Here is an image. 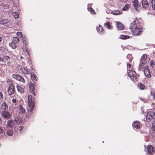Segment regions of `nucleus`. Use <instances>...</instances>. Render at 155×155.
I'll return each instance as SVG.
<instances>
[{
    "label": "nucleus",
    "mask_w": 155,
    "mask_h": 155,
    "mask_svg": "<svg viewBox=\"0 0 155 155\" xmlns=\"http://www.w3.org/2000/svg\"><path fill=\"white\" fill-rule=\"evenodd\" d=\"M34 99L31 95H29L28 96V104L30 107L29 110L30 112L32 111L35 106L34 102Z\"/></svg>",
    "instance_id": "obj_1"
},
{
    "label": "nucleus",
    "mask_w": 155,
    "mask_h": 155,
    "mask_svg": "<svg viewBox=\"0 0 155 155\" xmlns=\"http://www.w3.org/2000/svg\"><path fill=\"white\" fill-rule=\"evenodd\" d=\"M128 75L130 79L134 82H136L137 81L138 75L132 69L130 70L128 73Z\"/></svg>",
    "instance_id": "obj_2"
},
{
    "label": "nucleus",
    "mask_w": 155,
    "mask_h": 155,
    "mask_svg": "<svg viewBox=\"0 0 155 155\" xmlns=\"http://www.w3.org/2000/svg\"><path fill=\"white\" fill-rule=\"evenodd\" d=\"M15 91V86L12 82H11L8 84V88L7 90L8 94L9 95H11L14 94Z\"/></svg>",
    "instance_id": "obj_3"
},
{
    "label": "nucleus",
    "mask_w": 155,
    "mask_h": 155,
    "mask_svg": "<svg viewBox=\"0 0 155 155\" xmlns=\"http://www.w3.org/2000/svg\"><path fill=\"white\" fill-rule=\"evenodd\" d=\"M155 118V112L152 111L148 112L146 116V120L148 122L150 121L152 119Z\"/></svg>",
    "instance_id": "obj_4"
},
{
    "label": "nucleus",
    "mask_w": 155,
    "mask_h": 155,
    "mask_svg": "<svg viewBox=\"0 0 155 155\" xmlns=\"http://www.w3.org/2000/svg\"><path fill=\"white\" fill-rule=\"evenodd\" d=\"M147 153L150 155H152L155 152V148L152 146L149 145L147 147Z\"/></svg>",
    "instance_id": "obj_5"
},
{
    "label": "nucleus",
    "mask_w": 155,
    "mask_h": 155,
    "mask_svg": "<svg viewBox=\"0 0 155 155\" xmlns=\"http://www.w3.org/2000/svg\"><path fill=\"white\" fill-rule=\"evenodd\" d=\"M143 72L144 75L147 78H151V74L150 72L147 65H146L144 67Z\"/></svg>",
    "instance_id": "obj_6"
},
{
    "label": "nucleus",
    "mask_w": 155,
    "mask_h": 155,
    "mask_svg": "<svg viewBox=\"0 0 155 155\" xmlns=\"http://www.w3.org/2000/svg\"><path fill=\"white\" fill-rule=\"evenodd\" d=\"M35 84H33L32 82L30 81L29 83V88L32 94L34 96H35L36 94L35 93Z\"/></svg>",
    "instance_id": "obj_7"
},
{
    "label": "nucleus",
    "mask_w": 155,
    "mask_h": 155,
    "mask_svg": "<svg viewBox=\"0 0 155 155\" xmlns=\"http://www.w3.org/2000/svg\"><path fill=\"white\" fill-rule=\"evenodd\" d=\"M2 115L3 117L7 119H10L11 117V114L7 110H2Z\"/></svg>",
    "instance_id": "obj_8"
},
{
    "label": "nucleus",
    "mask_w": 155,
    "mask_h": 155,
    "mask_svg": "<svg viewBox=\"0 0 155 155\" xmlns=\"http://www.w3.org/2000/svg\"><path fill=\"white\" fill-rule=\"evenodd\" d=\"M12 77L17 80L23 83L25 82L24 78L18 74H13L12 75Z\"/></svg>",
    "instance_id": "obj_9"
},
{
    "label": "nucleus",
    "mask_w": 155,
    "mask_h": 155,
    "mask_svg": "<svg viewBox=\"0 0 155 155\" xmlns=\"http://www.w3.org/2000/svg\"><path fill=\"white\" fill-rule=\"evenodd\" d=\"M138 21L137 18H136L134 21L131 23L130 27V29H142V28L137 27L136 23V21Z\"/></svg>",
    "instance_id": "obj_10"
},
{
    "label": "nucleus",
    "mask_w": 155,
    "mask_h": 155,
    "mask_svg": "<svg viewBox=\"0 0 155 155\" xmlns=\"http://www.w3.org/2000/svg\"><path fill=\"white\" fill-rule=\"evenodd\" d=\"M20 70L24 74H29L30 73L29 70L28 69L25 67H21L20 68Z\"/></svg>",
    "instance_id": "obj_11"
},
{
    "label": "nucleus",
    "mask_w": 155,
    "mask_h": 155,
    "mask_svg": "<svg viewBox=\"0 0 155 155\" xmlns=\"http://www.w3.org/2000/svg\"><path fill=\"white\" fill-rule=\"evenodd\" d=\"M147 55L145 54H143L141 57L140 63L143 64H145L147 63Z\"/></svg>",
    "instance_id": "obj_12"
},
{
    "label": "nucleus",
    "mask_w": 155,
    "mask_h": 155,
    "mask_svg": "<svg viewBox=\"0 0 155 155\" xmlns=\"http://www.w3.org/2000/svg\"><path fill=\"white\" fill-rule=\"evenodd\" d=\"M131 31L134 35H140L143 31H141V30H131Z\"/></svg>",
    "instance_id": "obj_13"
},
{
    "label": "nucleus",
    "mask_w": 155,
    "mask_h": 155,
    "mask_svg": "<svg viewBox=\"0 0 155 155\" xmlns=\"http://www.w3.org/2000/svg\"><path fill=\"white\" fill-rule=\"evenodd\" d=\"M134 6V7L136 11L138 12L139 11V3L137 0H134L133 2Z\"/></svg>",
    "instance_id": "obj_14"
},
{
    "label": "nucleus",
    "mask_w": 155,
    "mask_h": 155,
    "mask_svg": "<svg viewBox=\"0 0 155 155\" xmlns=\"http://www.w3.org/2000/svg\"><path fill=\"white\" fill-rule=\"evenodd\" d=\"M140 122L138 121H134L132 124L133 127L137 129L140 128Z\"/></svg>",
    "instance_id": "obj_15"
},
{
    "label": "nucleus",
    "mask_w": 155,
    "mask_h": 155,
    "mask_svg": "<svg viewBox=\"0 0 155 155\" xmlns=\"http://www.w3.org/2000/svg\"><path fill=\"white\" fill-rule=\"evenodd\" d=\"M141 2L143 8H147L149 6V3L147 0H142Z\"/></svg>",
    "instance_id": "obj_16"
},
{
    "label": "nucleus",
    "mask_w": 155,
    "mask_h": 155,
    "mask_svg": "<svg viewBox=\"0 0 155 155\" xmlns=\"http://www.w3.org/2000/svg\"><path fill=\"white\" fill-rule=\"evenodd\" d=\"M116 26L117 28L118 29H124L125 28L124 25L119 21L117 22Z\"/></svg>",
    "instance_id": "obj_17"
},
{
    "label": "nucleus",
    "mask_w": 155,
    "mask_h": 155,
    "mask_svg": "<svg viewBox=\"0 0 155 155\" xmlns=\"http://www.w3.org/2000/svg\"><path fill=\"white\" fill-rule=\"evenodd\" d=\"M13 120H8L7 121V127L12 128L13 127Z\"/></svg>",
    "instance_id": "obj_18"
},
{
    "label": "nucleus",
    "mask_w": 155,
    "mask_h": 155,
    "mask_svg": "<svg viewBox=\"0 0 155 155\" xmlns=\"http://www.w3.org/2000/svg\"><path fill=\"white\" fill-rule=\"evenodd\" d=\"M16 87L18 91L19 92L22 93L24 92V88L22 87L21 86L19 85L16 86Z\"/></svg>",
    "instance_id": "obj_19"
},
{
    "label": "nucleus",
    "mask_w": 155,
    "mask_h": 155,
    "mask_svg": "<svg viewBox=\"0 0 155 155\" xmlns=\"http://www.w3.org/2000/svg\"><path fill=\"white\" fill-rule=\"evenodd\" d=\"M138 87L140 90H144L145 88L144 85L141 82L139 83L137 85Z\"/></svg>",
    "instance_id": "obj_20"
},
{
    "label": "nucleus",
    "mask_w": 155,
    "mask_h": 155,
    "mask_svg": "<svg viewBox=\"0 0 155 155\" xmlns=\"http://www.w3.org/2000/svg\"><path fill=\"white\" fill-rule=\"evenodd\" d=\"M1 107L2 110H7L8 105L6 104V103L4 102L2 103Z\"/></svg>",
    "instance_id": "obj_21"
},
{
    "label": "nucleus",
    "mask_w": 155,
    "mask_h": 155,
    "mask_svg": "<svg viewBox=\"0 0 155 155\" xmlns=\"http://www.w3.org/2000/svg\"><path fill=\"white\" fill-rule=\"evenodd\" d=\"M8 20L6 19H1L0 18V24L4 25L8 22Z\"/></svg>",
    "instance_id": "obj_22"
},
{
    "label": "nucleus",
    "mask_w": 155,
    "mask_h": 155,
    "mask_svg": "<svg viewBox=\"0 0 155 155\" xmlns=\"http://www.w3.org/2000/svg\"><path fill=\"white\" fill-rule=\"evenodd\" d=\"M23 43L25 47H28V40L25 38H23Z\"/></svg>",
    "instance_id": "obj_23"
},
{
    "label": "nucleus",
    "mask_w": 155,
    "mask_h": 155,
    "mask_svg": "<svg viewBox=\"0 0 155 155\" xmlns=\"http://www.w3.org/2000/svg\"><path fill=\"white\" fill-rule=\"evenodd\" d=\"M19 39L17 37H13L12 42L16 44L18 43Z\"/></svg>",
    "instance_id": "obj_24"
},
{
    "label": "nucleus",
    "mask_w": 155,
    "mask_h": 155,
    "mask_svg": "<svg viewBox=\"0 0 155 155\" xmlns=\"http://www.w3.org/2000/svg\"><path fill=\"white\" fill-rule=\"evenodd\" d=\"M130 36L128 35H121L120 36V38L122 39L125 40L129 38Z\"/></svg>",
    "instance_id": "obj_25"
},
{
    "label": "nucleus",
    "mask_w": 155,
    "mask_h": 155,
    "mask_svg": "<svg viewBox=\"0 0 155 155\" xmlns=\"http://www.w3.org/2000/svg\"><path fill=\"white\" fill-rule=\"evenodd\" d=\"M9 45L13 49H15L16 48V44L12 42L9 43Z\"/></svg>",
    "instance_id": "obj_26"
},
{
    "label": "nucleus",
    "mask_w": 155,
    "mask_h": 155,
    "mask_svg": "<svg viewBox=\"0 0 155 155\" xmlns=\"http://www.w3.org/2000/svg\"><path fill=\"white\" fill-rule=\"evenodd\" d=\"M23 50L24 51H25V52L28 54V57H29V52L30 49L28 48V47H26L24 48Z\"/></svg>",
    "instance_id": "obj_27"
},
{
    "label": "nucleus",
    "mask_w": 155,
    "mask_h": 155,
    "mask_svg": "<svg viewBox=\"0 0 155 155\" xmlns=\"http://www.w3.org/2000/svg\"><path fill=\"white\" fill-rule=\"evenodd\" d=\"M31 77L32 80L35 81L37 80L38 78L34 74L31 73Z\"/></svg>",
    "instance_id": "obj_28"
},
{
    "label": "nucleus",
    "mask_w": 155,
    "mask_h": 155,
    "mask_svg": "<svg viewBox=\"0 0 155 155\" xmlns=\"http://www.w3.org/2000/svg\"><path fill=\"white\" fill-rule=\"evenodd\" d=\"M145 64H143L140 63L139 65L138 70L140 71H142Z\"/></svg>",
    "instance_id": "obj_29"
},
{
    "label": "nucleus",
    "mask_w": 155,
    "mask_h": 155,
    "mask_svg": "<svg viewBox=\"0 0 155 155\" xmlns=\"http://www.w3.org/2000/svg\"><path fill=\"white\" fill-rule=\"evenodd\" d=\"M13 130L12 129H10L7 130V134L8 135L11 136H12L13 134Z\"/></svg>",
    "instance_id": "obj_30"
},
{
    "label": "nucleus",
    "mask_w": 155,
    "mask_h": 155,
    "mask_svg": "<svg viewBox=\"0 0 155 155\" xmlns=\"http://www.w3.org/2000/svg\"><path fill=\"white\" fill-rule=\"evenodd\" d=\"M150 65L152 68H155V61L153 60H151L150 62Z\"/></svg>",
    "instance_id": "obj_31"
},
{
    "label": "nucleus",
    "mask_w": 155,
    "mask_h": 155,
    "mask_svg": "<svg viewBox=\"0 0 155 155\" xmlns=\"http://www.w3.org/2000/svg\"><path fill=\"white\" fill-rule=\"evenodd\" d=\"M3 62L4 60L5 61H8L10 60V58L8 55H5L3 57Z\"/></svg>",
    "instance_id": "obj_32"
},
{
    "label": "nucleus",
    "mask_w": 155,
    "mask_h": 155,
    "mask_svg": "<svg viewBox=\"0 0 155 155\" xmlns=\"http://www.w3.org/2000/svg\"><path fill=\"white\" fill-rule=\"evenodd\" d=\"M104 25L105 26L107 27L106 28L108 29H109L112 28V26L110 25L109 22H107V23H105Z\"/></svg>",
    "instance_id": "obj_33"
},
{
    "label": "nucleus",
    "mask_w": 155,
    "mask_h": 155,
    "mask_svg": "<svg viewBox=\"0 0 155 155\" xmlns=\"http://www.w3.org/2000/svg\"><path fill=\"white\" fill-rule=\"evenodd\" d=\"M13 15L15 18H18L19 17V14L17 12H15L13 13Z\"/></svg>",
    "instance_id": "obj_34"
},
{
    "label": "nucleus",
    "mask_w": 155,
    "mask_h": 155,
    "mask_svg": "<svg viewBox=\"0 0 155 155\" xmlns=\"http://www.w3.org/2000/svg\"><path fill=\"white\" fill-rule=\"evenodd\" d=\"M25 112V110L23 107L21 106L20 108V113L21 114L24 113Z\"/></svg>",
    "instance_id": "obj_35"
},
{
    "label": "nucleus",
    "mask_w": 155,
    "mask_h": 155,
    "mask_svg": "<svg viewBox=\"0 0 155 155\" xmlns=\"http://www.w3.org/2000/svg\"><path fill=\"white\" fill-rule=\"evenodd\" d=\"M20 58L21 59H24V61L25 60H27L29 62V61H28L29 57H26L25 55H23V56H21Z\"/></svg>",
    "instance_id": "obj_36"
},
{
    "label": "nucleus",
    "mask_w": 155,
    "mask_h": 155,
    "mask_svg": "<svg viewBox=\"0 0 155 155\" xmlns=\"http://www.w3.org/2000/svg\"><path fill=\"white\" fill-rule=\"evenodd\" d=\"M3 95L2 92L0 91V102H2L3 101Z\"/></svg>",
    "instance_id": "obj_37"
},
{
    "label": "nucleus",
    "mask_w": 155,
    "mask_h": 155,
    "mask_svg": "<svg viewBox=\"0 0 155 155\" xmlns=\"http://www.w3.org/2000/svg\"><path fill=\"white\" fill-rule=\"evenodd\" d=\"M130 7V5L129 4H126L125 6L122 9L124 11H126Z\"/></svg>",
    "instance_id": "obj_38"
},
{
    "label": "nucleus",
    "mask_w": 155,
    "mask_h": 155,
    "mask_svg": "<svg viewBox=\"0 0 155 155\" xmlns=\"http://www.w3.org/2000/svg\"><path fill=\"white\" fill-rule=\"evenodd\" d=\"M112 13L114 15H118L120 14V12L119 10L115 11L113 12Z\"/></svg>",
    "instance_id": "obj_39"
},
{
    "label": "nucleus",
    "mask_w": 155,
    "mask_h": 155,
    "mask_svg": "<svg viewBox=\"0 0 155 155\" xmlns=\"http://www.w3.org/2000/svg\"><path fill=\"white\" fill-rule=\"evenodd\" d=\"M17 35L20 38L22 37V33L20 32H18L17 33Z\"/></svg>",
    "instance_id": "obj_40"
},
{
    "label": "nucleus",
    "mask_w": 155,
    "mask_h": 155,
    "mask_svg": "<svg viewBox=\"0 0 155 155\" xmlns=\"http://www.w3.org/2000/svg\"><path fill=\"white\" fill-rule=\"evenodd\" d=\"M2 6L5 9H7L8 8L9 5L7 4H4L2 5Z\"/></svg>",
    "instance_id": "obj_41"
},
{
    "label": "nucleus",
    "mask_w": 155,
    "mask_h": 155,
    "mask_svg": "<svg viewBox=\"0 0 155 155\" xmlns=\"http://www.w3.org/2000/svg\"><path fill=\"white\" fill-rule=\"evenodd\" d=\"M152 127L153 130L155 131V120L152 123Z\"/></svg>",
    "instance_id": "obj_42"
},
{
    "label": "nucleus",
    "mask_w": 155,
    "mask_h": 155,
    "mask_svg": "<svg viewBox=\"0 0 155 155\" xmlns=\"http://www.w3.org/2000/svg\"><path fill=\"white\" fill-rule=\"evenodd\" d=\"M127 68H131V65L129 63V62H127Z\"/></svg>",
    "instance_id": "obj_43"
},
{
    "label": "nucleus",
    "mask_w": 155,
    "mask_h": 155,
    "mask_svg": "<svg viewBox=\"0 0 155 155\" xmlns=\"http://www.w3.org/2000/svg\"><path fill=\"white\" fill-rule=\"evenodd\" d=\"M151 4L152 5V8L154 9H155V3H153V2H151Z\"/></svg>",
    "instance_id": "obj_44"
},
{
    "label": "nucleus",
    "mask_w": 155,
    "mask_h": 155,
    "mask_svg": "<svg viewBox=\"0 0 155 155\" xmlns=\"http://www.w3.org/2000/svg\"><path fill=\"white\" fill-rule=\"evenodd\" d=\"M97 31L100 33L101 34V33H104V30H97Z\"/></svg>",
    "instance_id": "obj_45"
},
{
    "label": "nucleus",
    "mask_w": 155,
    "mask_h": 155,
    "mask_svg": "<svg viewBox=\"0 0 155 155\" xmlns=\"http://www.w3.org/2000/svg\"><path fill=\"white\" fill-rule=\"evenodd\" d=\"M11 64V62L9 61H8L7 62V63L6 64H4L5 66H9L10 65V64Z\"/></svg>",
    "instance_id": "obj_46"
},
{
    "label": "nucleus",
    "mask_w": 155,
    "mask_h": 155,
    "mask_svg": "<svg viewBox=\"0 0 155 155\" xmlns=\"http://www.w3.org/2000/svg\"><path fill=\"white\" fill-rule=\"evenodd\" d=\"M98 26L99 27H98V26H97L96 29H103L101 25H99Z\"/></svg>",
    "instance_id": "obj_47"
},
{
    "label": "nucleus",
    "mask_w": 155,
    "mask_h": 155,
    "mask_svg": "<svg viewBox=\"0 0 155 155\" xmlns=\"http://www.w3.org/2000/svg\"><path fill=\"white\" fill-rule=\"evenodd\" d=\"M88 9L89 11H91V12L93 13L94 12V11L92 8H88Z\"/></svg>",
    "instance_id": "obj_48"
},
{
    "label": "nucleus",
    "mask_w": 155,
    "mask_h": 155,
    "mask_svg": "<svg viewBox=\"0 0 155 155\" xmlns=\"http://www.w3.org/2000/svg\"><path fill=\"white\" fill-rule=\"evenodd\" d=\"M88 9L89 11H91V12L93 13L94 12V11L92 8H88Z\"/></svg>",
    "instance_id": "obj_49"
},
{
    "label": "nucleus",
    "mask_w": 155,
    "mask_h": 155,
    "mask_svg": "<svg viewBox=\"0 0 155 155\" xmlns=\"http://www.w3.org/2000/svg\"><path fill=\"white\" fill-rule=\"evenodd\" d=\"M3 131V130L1 127H0V134L2 133Z\"/></svg>",
    "instance_id": "obj_50"
},
{
    "label": "nucleus",
    "mask_w": 155,
    "mask_h": 155,
    "mask_svg": "<svg viewBox=\"0 0 155 155\" xmlns=\"http://www.w3.org/2000/svg\"><path fill=\"white\" fill-rule=\"evenodd\" d=\"M16 102V100L15 99L13 98L12 99V102L14 103H15Z\"/></svg>",
    "instance_id": "obj_51"
},
{
    "label": "nucleus",
    "mask_w": 155,
    "mask_h": 155,
    "mask_svg": "<svg viewBox=\"0 0 155 155\" xmlns=\"http://www.w3.org/2000/svg\"><path fill=\"white\" fill-rule=\"evenodd\" d=\"M24 128L23 126H21L20 127V129L19 130L20 131V132H21V130H22Z\"/></svg>",
    "instance_id": "obj_52"
},
{
    "label": "nucleus",
    "mask_w": 155,
    "mask_h": 155,
    "mask_svg": "<svg viewBox=\"0 0 155 155\" xmlns=\"http://www.w3.org/2000/svg\"><path fill=\"white\" fill-rule=\"evenodd\" d=\"M0 61L1 62H3V58L0 57Z\"/></svg>",
    "instance_id": "obj_53"
},
{
    "label": "nucleus",
    "mask_w": 155,
    "mask_h": 155,
    "mask_svg": "<svg viewBox=\"0 0 155 155\" xmlns=\"http://www.w3.org/2000/svg\"><path fill=\"white\" fill-rule=\"evenodd\" d=\"M2 38L1 37H0V42H1L2 41Z\"/></svg>",
    "instance_id": "obj_54"
},
{
    "label": "nucleus",
    "mask_w": 155,
    "mask_h": 155,
    "mask_svg": "<svg viewBox=\"0 0 155 155\" xmlns=\"http://www.w3.org/2000/svg\"><path fill=\"white\" fill-rule=\"evenodd\" d=\"M151 2L155 3V0H152Z\"/></svg>",
    "instance_id": "obj_55"
},
{
    "label": "nucleus",
    "mask_w": 155,
    "mask_h": 155,
    "mask_svg": "<svg viewBox=\"0 0 155 155\" xmlns=\"http://www.w3.org/2000/svg\"><path fill=\"white\" fill-rule=\"evenodd\" d=\"M154 96V99L155 100V92L154 93V94L153 95Z\"/></svg>",
    "instance_id": "obj_56"
},
{
    "label": "nucleus",
    "mask_w": 155,
    "mask_h": 155,
    "mask_svg": "<svg viewBox=\"0 0 155 155\" xmlns=\"http://www.w3.org/2000/svg\"><path fill=\"white\" fill-rule=\"evenodd\" d=\"M141 133L143 134H144V133L145 134L146 133L145 132H141Z\"/></svg>",
    "instance_id": "obj_57"
},
{
    "label": "nucleus",
    "mask_w": 155,
    "mask_h": 155,
    "mask_svg": "<svg viewBox=\"0 0 155 155\" xmlns=\"http://www.w3.org/2000/svg\"><path fill=\"white\" fill-rule=\"evenodd\" d=\"M129 62H131V61H130V60H129Z\"/></svg>",
    "instance_id": "obj_58"
},
{
    "label": "nucleus",
    "mask_w": 155,
    "mask_h": 155,
    "mask_svg": "<svg viewBox=\"0 0 155 155\" xmlns=\"http://www.w3.org/2000/svg\"><path fill=\"white\" fill-rule=\"evenodd\" d=\"M1 118H0V121H1Z\"/></svg>",
    "instance_id": "obj_59"
},
{
    "label": "nucleus",
    "mask_w": 155,
    "mask_h": 155,
    "mask_svg": "<svg viewBox=\"0 0 155 155\" xmlns=\"http://www.w3.org/2000/svg\"><path fill=\"white\" fill-rule=\"evenodd\" d=\"M26 56V57H28V56H27V55H26V56Z\"/></svg>",
    "instance_id": "obj_60"
},
{
    "label": "nucleus",
    "mask_w": 155,
    "mask_h": 155,
    "mask_svg": "<svg viewBox=\"0 0 155 155\" xmlns=\"http://www.w3.org/2000/svg\"><path fill=\"white\" fill-rule=\"evenodd\" d=\"M1 52V50L0 49V52Z\"/></svg>",
    "instance_id": "obj_61"
}]
</instances>
